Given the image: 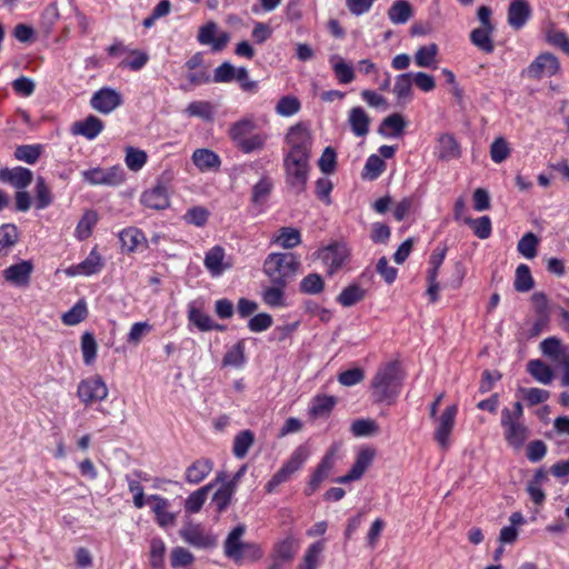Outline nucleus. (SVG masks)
Instances as JSON below:
<instances>
[{"instance_id":"1","label":"nucleus","mask_w":569,"mask_h":569,"mask_svg":"<svg viewBox=\"0 0 569 569\" xmlns=\"http://www.w3.org/2000/svg\"><path fill=\"white\" fill-rule=\"evenodd\" d=\"M405 375L398 361H390L380 367L370 382L373 403L395 405L401 393Z\"/></svg>"},{"instance_id":"2","label":"nucleus","mask_w":569,"mask_h":569,"mask_svg":"<svg viewBox=\"0 0 569 569\" xmlns=\"http://www.w3.org/2000/svg\"><path fill=\"white\" fill-rule=\"evenodd\" d=\"M228 137L237 150L243 154L264 150L270 134L261 129L252 116L240 118L230 124Z\"/></svg>"},{"instance_id":"3","label":"nucleus","mask_w":569,"mask_h":569,"mask_svg":"<svg viewBox=\"0 0 569 569\" xmlns=\"http://www.w3.org/2000/svg\"><path fill=\"white\" fill-rule=\"evenodd\" d=\"M299 267L300 261L296 254L272 252L263 262V273L271 283L288 286L295 279Z\"/></svg>"},{"instance_id":"4","label":"nucleus","mask_w":569,"mask_h":569,"mask_svg":"<svg viewBox=\"0 0 569 569\" xmlns=\"http://www.w3.org/2000/svg\"><path fill=\"white\" fill-rule=\"evenodd\" d=\"M283 170L287 187L296 194L305 192L311 170L310 159L283 157Z\"/></svg>"},{"instance_id":"5","label":"nucleus","mask_w":569,"mask_h":569,"mask_svg":"<svg viewBox=\"0 0 569 569\" xmlns=\"http://www.w3.org/2000/svg\"><path fill=\"white\" fill-rule=\"evenodd\" d=\"M310 451L307 446H298L289 459L281 466V468L271 477L266 483L264 490L267 493H273L277 488L287 482L291 476L302 468L307 459L309 458Z\"/></svg>"},{"instance_id":"6","label":"nucleus","mask_w":569,"mask_h":569,"mask_svg":"<svg viewBox=\"0 0 569 569\" xmlns=\"http://www.w3.org/2000/svg\"><path fill=\"white\" fill-rule=\"evenodd\" d=\"M312 141L311 132L303 123L290 127L286 134L289 151L283 157L311 159Z\"/></svg>"},{"instance_id":"7","label":"nucleus","mask_w":569,"mask_h":569,"mask_svg":"<svg viewBox=\"0 0 569 569\" xmlns=\"http://www.w3.org/2000/svg\"><path fill=\"white\" fill-rule=\"evenodd\" d=\"M501 427L503 428V436L507 443L515 448H521L529 437L528 428L512 418L511 410L505 407L501 410Z\"/></svg>"},{"instance_id":"8","label":"nucleus","mask_w":569,"mask_h":569,"mask_svg":"<svg viewBox=\"0 0 569 569\" xmlns=\"http://www.w3.org/2000/svg\"><path fill=\"white\" fill-rule=\"evenodd\" d=\"M83 181L91 186H111L116 187L124 181L126 173L120 166L109 168H91L82 171Z\"/></svg>"},{"instance_id":"9","label":"nucleus","mask_w":569,"mask_h":569,"mask_svg":"<svg viewBox=\"0 0 569 569\" xmlns=\"http://www.w3.org/2000/svg\"><path fill=\"white\" fill-rule=\"evenodd\" d=\"M560 70L558 58L549 52L540 53L535 60L521 72L522 77L540 80L543 77H552Z\"/></svg>"},{"instance_id":"10","label":"nucleus","mask_w":569,"mask_h":569,"mask_svg":"<svg viewBox=\"0 0 569 569\" xmlns=\"http://www.w3.org/2000/svg\"><path fill=\"white\" fill-rule=\"evenodd\" d=\"M77 395L84 405H90L104 400L108 388L100 376H93L79 382Z\"/></svg>"},{"instance_id":"11","label":"nucleus","mask_w":569,"mask_h":569,"mask_svg":"<svg viewBox=\"0 0 569 569\" xmlns=\"http://www.w3.org/2000/svg\"><path fill=\"white\" fill-rule=\"evenodd\" d=\"M336 453L337 450L333 447L329 448L326 451V453L323 455V457L321 458V460L319 461L316 469L310 476L309 482L305 489L306 496L309 497L313 495L320 487L321 482L329 477L336 463Z\"/></svg>"},{"instance_id":"12","label":"nucleus","mask_w":569,"mask_h":569,"mask_svg":"<svg viewBox=\"0 0 569 569\" xmlns=\"http://www.w3.org/2000/svg\"><path fill=\"white\" fill-rule=\"evenodd\" d=\"M318 258L327 267V274L333 276L345 264L348 253L345 246L335 242L318 251Z\"/></svg>"},{"instance_id":"13","label":"nucleus","mask_w":569,"mask_h":569,"mask_svg":"<svg viewBox=\"0 0 569 569\" xmlns=\"http://www.w3.org/2000/svg\"><path fill=\"white\" fill-rule=\"evenodd\" d=\"M123 103L120 92L104 87L96 91L90 100L91 107L100 113L108 114Z\"/></svg>"},{"instance_id":"14","label":"nucleus","mask_w":569,"mask_h":569,"mask_svg":"<svg viewBox=\"0 0 569 569\" xmlns=\"http://www.w3.org/2000/svg\"><path fill=\"white\" fill-rule=\"evenodd\" d=\"M376 451L371 448H362L356 456V460L350 470L341 477H338L335 482L348 483L351 481L359 480L369 466L372 463Z\"/></svg>"},{"instance_id":"15","label":"nucleus","mask_w":569,"mask_h":569,"mask_svg":"<svg viewBox=\"0 0 569 569\" xmlns=\"http://www.w3.org/2000/svg\"><path fill=\"white\" fill-rule=\"evenodd\" d=\"M458 412L456 405L448 406L440 417L437 419V427L435 430V440L440 445L441 448H447L449 443V437L455 427V420Z\"/></svg>"},{"instance_id":"16","label":"nucleus","mask_w":569,"mask_h":569,"mask_svg":"<svg viewBox=\"0 0 569 569\" xmlns=\"http://www.w3.org/2000/svg\"><path fill=\"white\" fill-rule=\"evenodd\" d=\"M141 203L152 210H164L170 207V198L167 187L161 182L146 190L140 198Z\"/></svg>"},{"instance_id":"17","label":"nucleus","mask_w":569,"mask_h":569,"mask_svg":"<svg viewBox=\"0 0 569 569\" xmlns=\"http://www.w3.org/2000/svg\"><path fill=\"white\" fill-rule=\"evenodd\" d=\"M119 240L122 250L131 253L143 251L148 248V241L144 232L137 227H128L119 232Z\"/></svg>"},{"instance_id":"18","label":"nucleus","mask_w":569,"mask_h":569,"mask_svg":"<svg viewBox=\"0 0 569 569\" xmlns=\"http://www.w3.org/2000/svg\"><path fill=\"white\" fill-rule=\"evenodd\" d=\"M246 532V526L239 523L236 526L227 536L223 543L224 556L236 563L241 562V550L246 542L241 541L242 536Z\"/></svg>"},{"instance_id":"19","label":"nucleus","mask_w":569,"mask_h":569,"mask_svg":"<svg viewBox=\"0 0 569 569\" xmlns=\"http://www.w3.org/2000/svg\"><path fill=\"white\" fill-rule=\"evenodd\" d=\"M148 501L153 503L151 510L159 527L167 528L174 525L176 515L168 510L170 502L167 498L160 495H150Z\"/></svg>"},{"instance_id":"20","label":"nucleus","mask_w":569,"mask_h":569,"mask_svg":"<svg viewBox=\"0 0 569 569\" xmlns=\"http://www.w3.org/2000/svg\"><path fill=\"white\" fill-rule=\"evenodd\" d=\"M32 271V262L30 260H23L4 269L3 277L7 281L17 287H24L29 284Z\"/></svg>"},{"instance_id":"21","label":"nucleus","mask_w":569,"mask_h":569,"mask_svg":"<svg viewBox=\"0 0 569 569\" xmlns=\"http://www.w3.org/2000/svg\"><path fill=\"white\" fill-rule=\"evenodd\" d=\"M531 8L527 0H512L508 8V23L515 30L522 29L531 17Z\"/></svg>"},{"instance_id":"22","label":"nucleus","mask_w":569,"mask_h":569,"mask_svg":"<svg viewBox=\"0 0 569 569\" xmlns=\"http://www.w3.org/2000/svg\"><path fill=\"white\" fill-rule=\"evenodd\" d=\"M104 128V123L98 117L90 114L81 121H76L72 124V133L79 134L88 140L96 139Z\"/></svg>"},{"instance_id":"23","label":"nucleus","mask_w":569,"mask_h":569,"mask_svg":"<svg viewBox=\"0 0 569 569\" xmlns=\"http://www.w3.org/2000/svg\"><path fill=\"white\" fill-rule=\"evenodd\" d=\"M32 171L24 167L0 170V180L10 183L14 188L24 189L32 182Z\"/></svg>"},{"instance_id":"24","label":"nucleus","mask_w":569,"mask_h":569,"mask_svg":"<svg viewBox=\"0 0 569 569\" xmlns=\"http://www.w3.org/2000/svg\"><path fill=\"white\" fill-rule=\"evenodd\" d=\"M193 164L201 171H218L221 166L220 157L207 148L196 149L192 153Z\"/></svg>"},{"instance_id":"25","label":"nucleus","mask_w":569,"mask_h":569,"mask_svg":"<svg viewBox=\"0 0 569 569\" xmlns=\"http://www.w3.org/2000/svg\"><path fill=\"white\" fill-rule=\"evenodd\" d=\"M103 267V261L100 253L93 248L88 257L81 261L80 263L72 266L68 270V274H82V276H92L98 273Z\"/></svg>"},{"instance_id":"26","label":"nucleus","mask_w":569,"mask_h":569,"mask_svg":"<svg viewBox=\"0 0 569 569\" xmlns=\"http://www.w3.org/2000/svg\"><path fill=\"white\" fill-rule=\"evenodd\" d=\"M438 159L442 161H450L458 159L461 156L460 144L457 139L450 133H443L438 139L437 144Z\"/></svg>"},{"instance_id":"27","label":"nucleus","mask_w":569,"mask_h":569,"mask_svg":"<svg viewBox=\"0 0 569 569\" xmlns=\"http://www.w3.org/2000/svg\"><path fill=\"white\" fill-rule=\"evenodd\" d=\"M213 469V461L209 458H200L186 469V481L198 485L204 480Z\"/></svg>"},{"instance_id":"28","label":"nucleus","mask_w":569,"mask_h":569,"mask_svg":"<svg viewBox=\"0 0 569 569\" xmlns=\"http://www.w3.org/2000/svg\"><path fill=\"white\" fill-rule=\"evenodd\" d=\"M337 405V398L329 395H317L309 407V416L312 419L328 418Z\"/></svg>"},{"instance_id":"29","label":"nucleus","mask_w":569,"mask_h":569,"mask_svg":"<svg viewBox=\"0 0 569 569\" xmlns=\"http://www.w3.org/2000/svg\"><path fill=\"white\" fill-rule=\"evenodd\" d=\"M406 126L407 122L402 114L392 113L381 121L378 128V133L382 137L399 138L403 134Z\"/></svg>"},{"instance_id":"30","label":"nucleus","mask_w":569,"mask_h":569,"mask_svg":"<svg viewBox=\"0 0 569 569\" xmlns=\"http://www.w3.org/2000/svg\"><path fill=\"white\" fill-rule=\"evenodd\" d=\"M348 122L356 137H365L369 132L371 119L361 107H353L349 111Z\"/></svg>"},{"instance_id":"31","label":"nucleus","mask_w":569,"mask_h":569,"mask_svg":"<svg viewBox=\"0 0 569 569\" xmlns=\"http://www.w3.org/2000/svg\"><path fill=\"white\" fill-rule=\"evenodd\" d=\"M495 27H479L470 32V42L485 53H492L495 50L492 32Z\"/></svg>"},{"instance_id":"32","label":"nucleus","mask_w":569,"mask_h":569,"mask_svg":"<svg viewBox=\"0 0 569 569\" xmlns=\"http://www.w3.org/2000/svg\"><path fill=\"white\" fill-rule=\"evenodd\" d=\"M332 71L341 84H348L355 80V70L351 63L343 60L338 54H332L329 59Z\"/></svg>"},{"instance_id":"33","label":"nucleus","mask_w":569,"mask_h":569,"mask_svg":"<svg viewBox=\"0 0 569 569\" xmlns=\"http://www.w3.org/2000/svg\"><path fill=\"white\" fill-rule=\"evenodd\" d=\"M286 284L271 283L262 289V301L271 308H281L286 306Z\"/></svg>"},{"instance_id":"34","label":"nucleus","mask_w":569,"mask_h":569,"mask_svg":"<svg viewBox=\"0 0 569 569\" xmlns=\"http://www.w3.org/2000/svg\"><path fill=\"white\" fill-rule=\"evenodd\" d=\"M366 297V290L358 283L352 282L341 290L336 301L345 308L352 307L362 301Z\"/></svg>"},{"instance_id":"35","label":"nucleus","mask_w":569,"mask_h":569,"mask_svg":"<svg viewBox=\"0 0 569 569\" xmlns=\"http://www.w3.org/2000/svg\"><path fill=\"white\" fill-rule=\"evenodd\" d=\"M234 491V481L230 480L222 483L221 487L213 493L211 503L216 507L218 513H222L227 510Z\"/></svg>"},{"instance_id":"36","label":"nucleus","mask_w":569,"mask_h":569,"mask_svg":"<svg viewBox=\"0 0 569 569\" xmlns=\"http://www.w3.org/2000/svg\"><path fill=\"white\" fill-rule=\"evenodd\" d=\"M246 361V343L244 340L241 339L226 351L222 358V366L241 368L244 366Z\"/></svg>"},{"instance_id":"37","label":"nucleus","mask_w":569,"mask_h":569,"mask_svg":"<svg viewBox=\"0 0 569 569\" xmlns=\"http://www.w3.org/2000/svg\"><path fill=\"white\" fill-rule=\"evenodd\" d=\"M527 371L532 378L543 385L551 383L555 373L553 370L540 359H532L527 363Z\"/></svg>"},{"instance_id":"38","label":"nucleus","mask_w":569,"mask_h":569,"mask_svg":"<svg viewBox=\"0 0 569 569\" xmlns=\"http://www.w3.org/2000/svg\"><path fill=\"white\" fill-rule=\"evenodd\" d=\"M187 318L189 323L196 326L200 331H211V317L202 311L196 303L191 301L188 303Z\"/></svg>"},{"instance_id":"39","label":"nucleus","mask_w":569,"mask_h":569,"mask_svg":"<svg viewBox=\"0 0 569 569\" xmlns=\"http://www.w3.org/2000/svg\"><path fill=\"white\" fill-rule=\"evenodd\" d=\"M224 250L220 246L212 247L204 257V266L212 276H220L226 267L223 266Z\"/></svg>"},{"instance_id":"40","label":"nucleus","mask_w":569,"mask_h":569,"mask_svg":"<svg viewBox=\"0 0 569 569\" xmlns=\"http://www.w3.org/2000/svg\"><path fill=\"white\" fill-rule=\"evenodd\" d=\"M412 7L406 0L395 1L388 10V17L395 24H403L412 17Z\"/></svg>"},{"instance_id":"41","label":"nucleus","mask_w":569,"mask_h":569,"mask_svg":"<svg viewBox=\"0 0 569 569\" xmlns=\"http://www.w3.org/2000/svg\"><path fill=\"white\" fill-rule=\"evenodd\" d=\"M19 230L14 223H3L0 226V257L7 254V249L13 247L19 241Z\"/></svg>"},{"instance_id":"42","label":"nucleus","mask_w":569,"mask_h":569,"mask_svg":"<svg viewBox=\"0 0 569 569\" xmlns=\"http://www.w3.org/2000/svg\"><path fill=\"white\" fill-rule=\"evenodd\" d=\"M276 242L283 249H293L301 243V232L293 227H281L278 230Z\"/></svg>"},{"instance_id":"43","label":"nucleus","mask_w":569,"mask_h":569,"mask_svg":"<svg viewBox=\"0 0 569 569\" xmlns=\"http://www.w3.org/2000/svg\"><path fill=\"white\" fill-rule=\"evenodd\" d=\"M535 287L529 266L520 263L515 272L513 288L518 292H528Z\"/></svg>"},{"instance_id":"44","label":"nucleus","mask_w":569,"mask_h":569,"mask_svg":"<svg viewBox=\"0 0 569 569\" xmlns=\"http://www.w3.org/2000/svg\"><path fill=\"white\" fill-rule=\"evenodd\" d=\"M439 48L436 43L421 46L415 53V63L420 68H432L436 66V58Z\"/></svg>"},{"instance_id":"45","label":"nucleus","mask_w":569,"mask_h":569,"mask_svg":"<svg viewBox=\"0 0 569 569\" xmlns=\"http://www.w3.org/2000/svg\"><path fill=\"white\" fill-rule=\"evenodd\" d=\"M254 435L251 430H242L236 435L233 440L232 452L238 459H243L250 447L253 445Z\"/></svg>"},{"instance_id":"46","label":"nucleus","mask_w":569,"mask_h":569,"mask_svg":"<svg viewBox=\"0 0 569 569\" xmlns=\"http://www.w3.org/2000/svg\"><path fill=\"white\" fill-rule=\"evenodd\" d=\"M463 221L472 229L475 236L478 237L479 239L485 240L491 236L492 224L490 217L482 216L476 219L471 217H466L463 218Z\"/></svg>"},{"instance_id":"47","label":"nucleus","mask_w":569,"mask_h":569,"mask_svg":"<svg viewBox=\"0 0 569 569\" xmlns=\"http://www.w3.org/2000/svg\"><path fill=\"white\" fill-rule=\"evenodd\" d=\"M325 280L317 273L311 272L303 277L299 283V291L303 295H319L325 290Z\"/></svg>"},{"instance_id":"48","label":"nucleus","mask_w":569,"mask_h":569,"mask_svg":"<svg viewBox=\"0 0 569 569\" xmlns=\"http://www.w3.org/2000/svg\"><path fill=\"white\" fill-rule=\"evenodd\" d=\"M272 190V182L270 178L262 177L253 187L251 194V202L254 207L263 206Z\"/></svg>"},{"instance_id":"49","label":"nucleus","mask_w":569,"mask_h":569,"mask_svg":"<svg viewBox=\"0 0 569 569\" xmlns=\"http://www.w3.org/2000/svg\"><path fill=\"white\" fill-rule=\"evenodd\" d=\"M88 317V307L84 299L78 300L71 309L61 317L62 322L67 326H76Z\"/></svg>"},{"instance_id":"50","label":"nucleus","mask_w":569,"mask_h":569,"mask_svg":"<svg viewBox=\"0 0 569 569\" xmlns=\"http://www.w3.org/2000/svg\"><path fill=\"white\" fill-rule=\"evenodd\" d=\"M295 553V540L292 537H287L274 545L271 559L289 563L293 559Z\"/></svg>"},{"instance_id":"51","label":"nucleus","mask_w":569,"mask_h":569,"mask_svg":"<svg viewBox=\"0 0 569 569\" xmlns=\"http://www.w3.org/2000/svg\"><path fill=\"white\" fill-rule=\"evenodd\" d=\"M43 151L42 144H21L14 150V158L28 164H34Z\"/></svg>"},{"instance_id":"52","label":"nucleus","mask_w":569,"mask_h":569,"mask_svg":"<svg viewBox=\"0 0 569 569\" xmlns=\"http://www.w3.org/2000/svg\"><path fill=\"white\" fill-rule=\"evenodd\" d=\"M34 193H36V208L38 210H43L48 208L53 202V196L51 193V190L49 186L47 184L43 177H38L36 187H34Z\"/></svg>"},{"instance_id":"53","label":"nucleus","mask_w":569,"mask_h":569,"mask_svg":"<svg viewBox=\"0 0 569 569\" xmlns=\"http://www.w3.org/2000/svg\"><path fill=\"white\" fill-rule=\"evenodd\" d=\"M386 170V162L377 154H371L367 158L363 167V178L369 180L378 179Z\"/></svg>"},{"instance_id":"54","label":"nucleus","mask_w":569,"mask_h":569,"mask_svg":"<svg viewBox=\"0 0 569 569\" xmlns=\"http://www.w3.org/2000/svg\"><path fill=\"white\" fill-rule=\"evenodd\" d=\"M538 243V237L533 232H527L518 241L517 250L525 258L532 259L537 256Z\"/></svg>"},{"instance_id":"55","label":"nucleus","mask_w":569,"mask_h":569,"mask_svg":"<svg viewBox=\"0 0 569 569\" xmlns=\"http://www.w3.org/2000/svg\"><path fill=\"white\" fill-rule=\"evenodd\" d=\"M412 76L413 72H406L396 77L393 93L397 96L398 100L407 99L411 96L413 84Z\"/></svg>"},{"instance_id":"56","label":"nucleus","mask_w":569,"mask_h":569,"mask_svg":"<svg viewBox=\"0 0 569 569\" xmlns=\"http://www.w3.org/2000/svg\"><path fill=\"white\" fill-rule=\"evenodd\" d=\"M97 341L94 335L92 332H84L81 337V351L83 357V362L86 365H91L94 362L97 358Z\"/></svg>"},{"instance_id":"57","label":"nucleus","mask_w":569,"mask_h":569,"mask_svg":"<svg viewBox=\"0 0 569 569\" xmlns=\"http://www.w3.org/2000/svg\"><path fill=\"white\" fill-rule=\"evenodd\" d=\"M129 54L131 59H124L119 63L120 68L129 69L131 71L141 70L149 61V56L146 51L138 49H130Z\"/></svg>"},{"instance_id":"58","label":"nucleus","mask_w":569,"mask_h":569,"mask_svg":"<svg viewBox=\"0 0 569 569\" xmlns=\"http://www.w3.org/2000/svg\"><path fill=\"white\" fill-rule=\"evenodd\" d=\"M210 212L207 208L202 206H194L186 211L183 219L188 224L201 228L207 224Z\"/></svg>"},{"instance_id":"59","label":"nucleus","mask_w":569,"mask_h":569,"mask_svg":"<svg viewBox=\"0 0 569 569\" xmlns=\"http://www.w3.org/2000/svg\"><path fill=\"white\" fill-rule=\"evenodd\" d=\"M166 545L161 538H153L150 541V566L153 569H161L164 563Z\"/></svg>"},{"instance_id":"60","label":"nucleus","mask_w":569,"mask_h":569,"mask_svg":"<svg viewBox=\"0 0 569 569\" xmlns=\"http://www.w3.org/2000/svg\"><path fill=\"white\" fill-rule=\"evenodd\" d=\"M518 392H520L522 395L523 399L527 401L528 406H530V407L542 403V402L547 401L550 397V392L548 390L536 388V387H532V388L520 387L518 389Z\"/></svg>"},{"instance_id":"61","label":"nucleus","mask_w":569,"mask_h":569,"mask_svg":"<svg viewBox=\"0 0 569 569\" xmlns=\"http://www.w3.org/2000/svg\"><path fill=\"white\" fill-rule=\"evenodd\" d=\"M97 223V214L94 211H87L82 218L79 220L76 227V237L79 240L87 239L91 232L92 228Z\"/></svg>"},{"instance_id":"62","label":"nucleus","mask_w":569,"mask_h":569,"mask_svg":"<svg viewBox=\"0 0 569 569\" xmlns=\"http://www.w3.org/2000/svg\"><path fill=\"white\" fill-rule=\"evenodd\" d=\"M148 156L143 150L128 147L126 151V164L132 171H139L147 162Z\"/></svg>"},{"instance_id":"63","label":"nucleus","mask_w":569,"mask_h":569,"mask_svg":"<svg viewBox=\"0 0 569 569\" xmlns=\"http://www.w3.org/2000/svg\"><path fill=\"white\" fill-rule=\"evenodd\" d=\"M237 77V68L229 61L222 62L214 69L211 81L216 83H228L232 82Z\"/></svg>"},{"instance_id":"64","label":"nucleus","mask_w":569,"mask_h":569,"mask_svg":"<svg viewBox=\"0 0 569 569\" xmlns=\"http://www.w3.org/2000/svg\"><path fill=\"white\" fill-rule=\"evenodd\" d=\"M300 107L301 104L298 98L284 96L278 101L276 112L283 117H291L300 110Z\"/></svg>"}]
</instances>
